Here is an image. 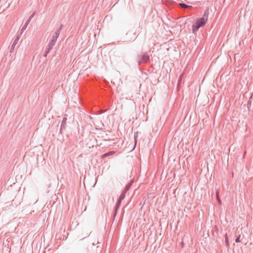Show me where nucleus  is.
<instances>
[{
  "instance_id": "9d476101",
  "label": "nucleus",
  "mask_w": 253,
  "mask_h": 253,
  "mask_svg": "<svg viewBox=\"0 0 253 253\" xmlns=\"http://www.w3.org/2000/svg\"><path fill=\"white\" fill-rule=\"evenodd\" d=\"M235 241L236 242H240V240H239V238H238L236 239Z\"/></svg>"
},
{
  "instance_id": "0eeeda50",
  "label": "nucleus",
  "mask_w": 253,
  "mask_h": 253,
  "mask_svg": "<svg viewBox=\"0 0 253 253\" xmlns=\"http://www.w3.org/2000/svg\"><path fill=\"white\" fill-rule=\"evenodd\" d=\"M121 202H122L121 200H118V201L117 203V206H116V210H117V209L119 208Z\"/></svg>"
},
{
  "instance_id": "1a4fd4ad",
  "label": "nucleus",
  "mask_w": 253,
  "mask_h": 253,
  "mask_svg": "<svg viewBox=\"0 0 253 253\" xmlns=\"http://www.w3.org/2000/svg\"><path fill=\"white\" fill-rule=\"evenodd\" d=\"M216 197H217V200H218V201L219 203V204H221L220 200L219 198V197H218V193H216Z\"/></svg>"
},
{
  "instance_id": "423d86ee",
  "label": "nucleus",
  "mask_w": 253,
  "mask_h": 253,
  "mask_svg": "<svg viewBox=\"0 0 253 253\" xmlns=\"http://www.w3.org/2000/svg\"><path fill=\"white\" fill-rule=\"evenodd\" d=\"M179 5H180L181 7H183V8H187V7H189V6H188L184 3H179Z\"/></svg>"
},
{
  "instance_id": "f257e3e1",
  "label": "nucleus",
  "mask_w": 253,
  "mask_h": 253,
  "mask_svg": "<svg viewBox=\"0 0 253 253\" xmlns=\"http://www.w3.org/2000/svg\"><path fill=\"white\" fill-rule=\"evenodd\" d=\"M208 18L207 17H203L196 20L193 24L192 32L195 33L199 28L201 27H203L207 22Z\"/></svg>"
},
{
  "instance_id": "20e7f679",
  "label": "nucleus",
  "mask_w": 253,
  "mask_h": 253,
  "mask_svg": "<svg viewBox=\"0 0 253 253\" xmlns=\"http://www.w3.org/2000/svg\"><path fill=\"white\" fill-rule=\"evenodd\" d=\"M114 154V152L113 151H111L110 152L106 153L104 154L102 156V157L105 158V157L113 155Z\"/></svg>"
},
{
  "instance_id": "7ed1b4c3",
  "label": "nucleus",
  "mask_w": 253,
  "mask_h": 253,
  "mask_svg": "<svg viewBox=\"0 0 253 253\" xmlns=\"http://www.w3.org/2000/svg\"><path fill=\"white\" fill-rule=\"evenodd\" d=\"M208 18L207 17H203L196 20L193 24L192 32L195 33L199 28L201 27H203L207 22Z\"/></svg>"
},
{
  "instance_id": "6e6552de",
  "label": "nucleus",
  "mask_w": 253,
  "mask_h": 253,
  "mask_svg": "<svg viewBox=\"0 0 253 253\" xmlns=\"http://www.w3.org/2000/svg\"><path fill=\"white\" fill-rule=\"evenodd\" d=\"M149 58V56H148L147 55H144L143 56V59L144 60V61H146Z\"/></svg>"
},
{
  "instance_id": "f03ea898",
  "label": "nucleus",
  "mask_w": 253,
  "mask_h": 253,
  "mask_svg": "<svg viewBox=\"0 0 253 253\" xmlns=\"http://www.w3.org/2000/svg\"><path fill=\"white\" fill-rule=\"evenodd\" d=\"M208 18L207 17H203L196 20L193 24L192 32L195 33L199 28L201 27H203L207 22Z\"/></svg>"
},
{
  "instance_id": "39448f33",
  "label": "nucleus",
  "mask_w": 253,
  "mask_h": 253,
  "mask_svg": "<svg viewBox=\"0 0 253 253\" xmlns=\"http://www.w3.org/2000/svg\"><path fill=\"white\" fill-rule=\"evenodd\" d=\"M125 192H124L122 193V194L120 196L119 200L122 201L124 199L125 197Z\"/></svg>"
}]
</instances>
